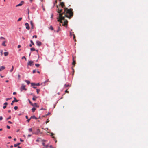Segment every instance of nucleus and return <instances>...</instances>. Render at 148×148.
Listing matches in <instances>:
<instances>
[{
    "label": "nucleus",
    "instance_id": "20e7f679",
    "mask_svg": "<svg viewBox=\"0 0 148 148\" xmlns=\"http://www.w3.org/2000/svg\"><path fill=\"white\" fill-rule=\"evenodd\" d=\"M70 35L71 36H72V35L73 36V39H74L75 41H76V40L75 39V34H74L73 32H70Z\"/></svg>",
    "mask_w": 148,
    "mask_h": 148
},
{
    "label": "nucleus",
    "instance_id": "412c9836",
    "mask_svg": "<svg viewBox=\"0 0 148 148\" xmlns=\"http://www.w3.org/2000/svg\"><path fill=\"white\" fill-rule=\"evenodd\" d=\"M31 119H37V118L34 116H31Z\"/></svg>",
    "mask_w": 148,
    "mask_h": 148
},
{
    "label": "nucleus",
    "instance_id": "a211bd4d",
    "mask_svg": "<svg viewBox=\"0 0 148 148\" xmlns=\"http://www.w3.org/2000/svg\"><path fill=\"white\" fill-rule=\"evenodd\" d=\"M49 29L51 30H53V28L52 26H50Z\"/></svg>",
    "mask_w": 148,
    "mask_h": 148
},
{
    "label": "nucleus",
    "instance_id": "393cba45",
    "mask_svg": "<svg viewBox=\"0 0 148 148\" xmlns=\"http://www.w3.org/2000/svg\"><path fill=\"white\" fill-rule=\"evenodd\" d=\"M36 109L34 108H32V110L33 112H34L35 110Z\"/></svg>",
    "mask_w": 148,
    "mask_h": 148
},
{
    "label": "nucleus",
    "instance_id": "bb28decb",
    "mask_svg": "<svg viewBox=\"0 0 148 148\" xmlns=\"http://www.w3.org/2000/svg\"><path fill=\"white\" fill-rule=\"evenodd\" d=\"M22 19V18L21 17L20 18L17 20L18 22H19L20 21H21Z\"/></svg>",
    "mask_w": 148,
    "mask_h": 148
},
{
    "label": "nucleus",
    "instance_id": "e433bc0d",
    "mask_svg": "<svg viewBox=\"0 0 148 148\" xmlns=\"http://www.w3.org/2000/svg\"><path fill=\"white\" fill-rule=\"evenodd\" d=\"M49 120L48 119L47 120V121H46V124H47V123L49 122Z\"/></svg>",
    "mask_w": 148,
    "mask_h": 148
},
{
    "label": "nucleus",
    "instance_id": "69168bd1",
    "mask_svg": "<svg viewBox=\"0 0 148 148\" xmlns=\"http://www.w3.org/2000/svg\"><path fill=\"white\" fill-rule=\"evenodd\" d=\"M18 148H21V147L19 146H18Z\"/></svg>",
    "mask_w": 148,
    "mask_h": 148
},
{
    "label": "nucleus",
    "instance_id": "f3484780",
    "mask_svg": "<svg viewBox=\"0 0 148 148\" xmlns=\"http://www.w3.org/2000/svg\"><path fill=\"white\" fill-rule=\"evenodd\" d=\"M21 144L20 143H17V144H15L14 145V146L15 147H17L18 145H19Z\"/></svg>",
    "mask_w": 148,
    "mask_h": 148
},
{
    "label": "nucleus",
    "instance_id": "423d86ee",
    "mask_svg": "<svg viewBox=\"0 0 148 148\" xmlns=\"http://www.w3.org/2000/svg\"><path fill=\"white\" fill-rule=\"evenodd\" d=\"M25 25L26 26V29L28 30H29L30 27L28 23H26L25 24Z\"/></svg>",
    "mask_w": 148,
    "mask_h": 148
},
{
    "label": "nucleus",
    "instance_id": "8fccbe9b",
    "mask_svg": "<svg viewBox=\"0 0 148 148\" xmlns=\"http://www.w3.org/2000/svg\"><path fill=\"white\" fill-rule=\"evenodd\" d=\"M8 112L9 113H10L11 112V111L10 110H8Z\"/></svg>",
    "mask_w": 148,
    "mask_h": 148
},
{
    "label": "nucleus",
    "instance_id": "f704fd0d",
    "mask_svg": "<svg viewBox=\"0 0 148 148\" xmlns=\"http://www.w3.org/2000/svg\"><path fill=\"white\" fill-rule=\"evenodd\" d=\"M0 38L1 39H5V38L3 37H1Z\"/></svg>",
    "mask_w": 148,
    "mask_h": 148
},
{
    "label": "nucleus",
    "instance_id": "c85d7f7f",
    "mask_svg": "<svg viewBox=\"0 0 148 148\" xmlns=\"http://www.w3.org/2000/svg\"><path fill=\"white\" fill-rule=\"evenodd\" d=\"M35 65L37 67H39L40 66V64H35Z\"/></svg>",
    "mask_w": 148,
    "mask_h": 148
},
{
    "label": "nucleus",
    "instance_id": "ea45409f",
    "mask_svg": "<svg viewBox=\"0 0 148 148\" xmlns=\"http://www.w3.org/2000/svg\"><path fill=\"white\" fill-rule=\"evenodd\" d=\"M7 128L8 129H10V127L9 126L7 125Z\"/></svg>",
    "mask_w": 148,
    "mask_h": 148
},
{
    "label": "nucleus",
    "instance_id": "c9c22d12",
    "mask_svg": "<svg viewBox=\"0 0 148 148\" xmlns=\"http://www.w3.org/2000/svg\"><path fill=\"white\" fill-rule=\"evenodd\" d=\"M40 85V84L39 83H38L37 84H36V86H39Z\"/></svg>",
    "mask_w": 148,
    "mask_h": 148
},
{
    "label": "nucleus",
    "instance_id": "4be33fe9",
    "mask_svg": "<svg viewBox=\"0 0 148 148\" xmlns=\"http://www.w3.org/2000/svg\"><path fill=\"white\" fill-rule=\"evenodd\" d=\"M31 85L32 86H36V84L35 83H31Z\"/></svg>",
    "mask_w": 148,
    "mask_h": 148
},
{
    "label": "nucleus",
    "instance_id": "a878e982",
    "mask_svg": "<svg viewBox=\"0 0 148 148\" xmlns=\"http://www.w3.org/2000/svg\"><path fill=\"white\" fill-rule=\"evenodd\" d=\"M40 91V90L39 89H36V92H37V94H38L39 92Z\"/></svg>",
    "mask_w": 148,
    "mask_h": 148
},
{
    "label": "nucleus",
    "instance_id": "b1692460",
    "mask_svg": "<svg viewBox=\"0 0 148 148\" xmlns=\"http://www.w3.org/2000/svg\"><path fill=\"white\" fill-rule=\"evenodd\" d=\"M25 81L28 84H29L30 83V82L29 81L26 80Z\"/></svg>",
    "mask_w": 148,
    "mask_h": 148
},
{
    "label": "nucleus",
    "instance_id": "4d7b16f0",
    "mask_svg": "<svg viewBox=\"0 0 148 148\" xmlns=\"http://www.w3.org/2000/svg\"><path fill=\"white\" fill-rule=\"evenodd\" d=\"M20 140L21 142H23V140L21 139H20Z\"/></svg>",
    "mask_w": 148,
    "mask_h": 148
},
{
    "label": "nucleus",
    "instance_id": "774afa93",
    "mask_svg": "<svg viewBox=\"0 0 148 148\" xmlns=\"http://www.w3.org/2000/svg\"><path fill=\"white\" fill-rule=\"evenodd\" d=\"M13 147V146H12V145H11L10 146V147H11V148H12Z\"/></svg>",
    "mask_w": 148,
    "mask_h": 148
},
{
    "label": "nucleus",
    "instance_id": "7ed1b4c3",
    "mask_svg": "<svg viewBox=\"0 0 148 148\" xmlns=\"http://www.w3.org/2000/svg\"><path fill=\"white\" fill-rule=\"evenodd\" d=\"M14 100H13L11 104V105H13V103L15 102H18V100H17L15 97H14Z\"/></svg>",
    "mask_w": 148,
    "mask_h": 148
},
{
    "label": "nucleus",
    "instance_id": "052dcab7",
    "mask_svg": "<svg viewBox=\"0 0 148 148\" xmlns=\"http://www.w3.org/2000/svg\"><path fill=\"white\" fill-rule=\"evenodd\" d=\"M53 134H53V133H51V136H53Z\"/></svg>",
    "mask_w": 148,
    "mask_h": 148
},
{
    "label": "nucleus",
    "instance_id": "2eb2a0df",
    "mask_svg": "<svg viewBox=\"0 0 148 148\" xmlns=\"http://www.w3.org/2000/svg\"><path fill=\"white\" fill-rule=\"evenodd\" d=\"M60 30V29L59 27H58V30L56 31L55 30H54V32H58Z\"/></svg>",
    "mask_w": 148,
    "mask_h": 148
},
{
    "label": "nucleus",
    "instance_id": "0eeeda50",
    "mask_svg": "<svg viewBox=\"0 0 148 148\" xmlns=\"http://www.w3.org/2000/svg\"><path fill=\"white\" fill-rule=\"evenodd\" d=\"M24 2L23 1H21L20 3L18 4L16 6V7L21 6L23 3Z\"/></svg>",
    "mask_w": 148,
    "mask_h": 148
},
{
    "label": "nucleus",
    "instance_id": "f8f14e48",
    "mask_svg": "<svg viewBox=\"0 0 148 148\" xmlns=\"http://www.w3.org/2000/svg\"><path fill=\"white\" fill-rule=\"evenodd\" d=\"M8 105V103L7 102H5L4 103V105L5 106H3V108L5 109L6 107V105Z\"/></svg>",
    "mask_w": 148,
    "mask_h": 148
},
{
    "label": "nucleus",
    "instance_id": "bf43d9fd",
    "mask_svg": "<svg viewBox=\"0 0 148 148\" xmlns=\"http://www.w3.org/2000/svg\"><path fill=\"white\" fill-rule=\"evenodd\" d=\"M25 117H26V118L27 119H28V117L27 116H25Z\"/></svg>",
    "mask_w": 148,
    "mask_h": 148
},
{
    "label": "nucleus",
    "instance_id": "37998d69",
    "mask_svg": "<svg viewBox=\"0 0 148 148\" xmlns=\"http://www.w3.org/2000/svg\"><path fill=\"white\" fill-rule=\"evenodd\" d=\"M29 132H32V128H30L29 129Z\"/></svg>",
    "mask_w": 148,
    "mask_h": 148
},
{
    "label": "nucleus",
    "instance_id": "de8ad7c7",
    "mask_svg": "<svg viewBox=\"0 0 148 148\" xmlns=\"http://www.w3.org/2000/svg\"><path fill=\"white\" fill-rule=\"evenodd\" d=\"M28 137H31V135H30V134H29L28 135Z\"/></svg>",
    "mask_w": 148,
    "mask_h": 148
},
{
    "label": "nucleus",
    "instance_id": "680f3d73",
    "mask_svg": "<svg viewBox=\"0 0 148 148\" xmlns=\"http://www.w3.org/2000/svg\"><path fill=\"white\" fill-rule=\"evenodd\" d=\"M30 47H32V45L31 44H29V45Z\"/></svg>",
    "mask_w": 148,
    "mask_h": 148
},
{
    "label": "nucleus",
    "instance_id": "4c0bfd02",
    "mask_svg": "<svg viewBox=\"0 0 148 148\" xmlns=\"http://www.w3.org/2000/svg\"><path fill=\"white\" fill-rule=\"evenodd\" d=\"M65 92L68 93H69V92L67 90V89L65 90Z\"/></svg>",
    "mask_w": 148,
    "mask_h": 148
},
{
    "label": "nucleus",
    "instance_id": "864d4df0",
    "mask_svg": "<svg viewBox=\"0 0 148 148\" xmlns=\"http://www.w3.org/2000/svg\"><path fill=\"white\" fill-rule=\"evenodd\" d=\"M39 138H38L37 140H36V142H39Z\"/></svg>",
    "mask_w": 148,
    "mask_h": 148
},
{
    "label": "nucleus",
    "instance_id": "338daca9",
    "mask_svg": "<svg viewBox=\"0 0 148 148\" xmlns=\"http://www.w3.org/2000/svg\"><path fill=\"white\" fill-rule=\"evenodd\" d=\"M22 39H23V40H24V39H25V38H24L23 37H22Z\"/></svg>",
    "mask_w": 148,
    "mask_h": 148
},
{
    "label": "nucleus",
    "instance_id": "72a5a7b5",
    "mask_svg": "<svg viewBox=\"0 0 148 148\" xmlns=\"http://www.w3.org/2000/svg\"><path fill=\"white\" fill-rule=\"evenodd\" d=\"M11 116H10L8 118H7L6 120H8V119H11Z\"/></svg>",
    "mask_w": 148,
    "mask_h": 148
},
{
    "label": "nucleus",
    "instance_id": "c03bdc74",
    "mask_svg": "<svg viewBox=\"0 0 148 148\" xmlns=\"http://www.w3.org/2000/svg\"><path fill=\"white\" fill-rule=\"evenodd\" d=\"M36 72V71L35 70H33V73L34 74V73H35Z\"/></svg>",
    "mask_w": 148,
    "mask_h": 148
},
{
    "label": "nucleus",
    "instance_id": "09e8293b",
    "mask_svg": "<svg viewBox=\"0 0 148 148\" xmlns=\"http://www.w3.org/2000/svg\"><path fill=\"white\" fill-rule=\"evenodd\" d=\"M50 114V113L49 112L48 113L46 114V116H47L48 115H49Z\"/></svg>",
    "mask_w": 148,
    "mask_h": 148
},
{
    "label": "nucleus",
    "instance_id": "39448f33",
    "mask_svg": "<svg viewBox=\"0 0 148 148\" xmlns=\"http://www.w3.org/2000/svg\"><path fill=\"white\" fill-rule=\"evenodd\" d=\"M29 103L32 106H35L36 107H38V106L37 105V104L36 103H35L34 104H33V103H32L30 100H29Z\"/></svg>",
    "mask_w": 148,
    "mask_h": 148
},
{
    "label": "nucleus",
    "instance_id": "a19ab883",
    "mask_svg": "<svg viewBox=\"0 0 148 148\" xmlns=\"http://www.w3.org/2000/svg\"><path fill=\"white\" fill-rule=\"evenodd\" d=\"M31 119V118H30V119H27V121L28 122H29V121H30V120Z\"/></svg>",
    "mask_w": 148,
    "mask_h": 148
},
{
    "label": "nucleus",
    "instance_id": "6ab92c4d",
    "mask_svg": "<svg viewBox=\"0 0 148 148\" xmlns=\"http://www.w3.org/2000/svg\"><path fill=\"white\" fill-rule=\"evenodd\" d=\"M4 53L5 56H7L8 54V53L7 52H5Z\"/></svg>",
    "mask_w": 148,
    "mask_h": 148
},
{
    "label": "nucleus",
    "instance_id": "4468645a",
    "mask_svg": "<svg viewBox=\"0 0 148 148\" xmlns=\"http://www.w3.org/2000/svg\"><path fill=\"white\" fill-rule=\"evenodd\" d=\"M37 97L34 96V97L32 98V100L34 101H35L36 100V99Z\"/></svg>",
    "mask_w": 148,
    "mask_h": 148
},
{
    "label": "nucleus",
    "instance_id": "aec40b11",
    "mask_svg": "<svg viewBox=\"0 0 148 148\" xmlns=\"http://www.w3.org/2000/svg\"><path fill=\"white\" fill-rule=\"evenodd\" d=\"M14 69V66H12V68L11 70H10V72H12Z\"/></svg>",
    "mask_w": 148,
    "mask_h": 148
},
{
    "label": "nucleus",
    "instance_id": "79ce46f5",
    "mask_svg": "<svg viewBox=\"0 0 148 148\" xmlns=\"http://www.w3.org/2000/svg\"><path fill=\"white\" fill-rule=\"evenodd\" d=\"M33 38L35 37V38H36L37 37V36L36 35H34L33 36Z\"/></svg>",
    "mask_w": 148,
    "mask_h": 148
},
{
    "label": "nucleus",
    "instance_id": "13d9d810",
    "mask_svg": "<svg viewBox=\"0 0 148 148\" xmlns=\"http://www.w3.org/2000/svg\"><path fill=\"white\" fill-rule=\"evenodd\" d=\"M8 138L9 139H11V138L12 137L11 136H9L8 137Z\"/></svg>",
    "mask_w": 148,
    "mask_h": 148
},
{
    "label": "nucleus",
    "instance_id": "f257e3e1",
    "mask_svg": "<svg viewBox=\"0 0 148 148\" xmlns=\"http://www.w3.org/2000/svg\"><path fill=\"white\" fill-rule=\"evenodd\" d=\"M60 5L62 8H64V12L62 13V10L58 8L57 9V12L59 14L58 18H57L58 21L60 23H62V20H64V23L62 24L63 26L66 27L68 24V21L64 19L65 17H66L69 19H70L73 16V9H69L67 8H64L65 5L64 3L63 2H60Z\"/></svg>",
    "mask_w": 148,
    "mask_h": 148
},
{
    "label": "nucleus",
    "instance_id": "49530a36",
    "mask_svg": "<svg viewBox=\"0 0 148 148\" xmlns=\"http://www.w3.org/2000/svg\"><path fill=\"white\" fill-rule=\"evenodd\" d=\"M10 99H11V98H6V101H7L8 100Z\"/></svg>",
    "mask_w": 148,
    "mask_h": 148
},
{
    "label": "nucleus",
    "instance_id": "7c9ffc66",
    "mask_svg": "<svg viewBox=\"0 0 148 148\" xmlns=\"http://www.w3.org/2000/svg\"><path fill=\"white\" fill-rule=\"evenodd\" d=\"M22 58V59H25V60H26V58L25 57V56H23V57L22 58Z\"/></svg>",
    "mask_w": 148,
    "mask_h": 148
},
{
    "label": "nucleus",
    "instance_id": "603ef678",
    "mask_svg": "<svg viewBox=\"0 0 148 148\" xmlns=\"http://www.w3.org/2000/svg\"><path fill=\"white\" fill-rule=\"evenodd\" d=\"M37 132L38 133H39V132H40V131L39 129H38L37 130Z\"/></svg>",
    "mask_w": 148,
    "mask_h": 148
},
{
    "label": "nucleus",
    "instance_id": "5fc2aeb1",
    "mask_svg": "<svg viewBox=\"0 0 148 148\" xmlns=\"http://www.w3.org/2000/svg\"><path fill=\"white\" fill-rule=\"evenodd\" d=\"M57 3V0H56L55 1V3H54V4H55L56 3Z\"/></svg>",
    "mask_w": 148,
    "mask_h": 148
},
{
    "label": "nucleus",
    "instance_id": "473e14b6",
    "mask_svg": "<svg viewBox=\"0 0 148 148\" xmlns=\"http://www.w3.org/2000/svg\"><path fill=\"white\" fill-rule=\"evenodd\" d=\"M30 42L33 45H34V44L32 40H30Z\"/></svg>",
    "mask_w": 148,
    "mask_h": 148
},
{
    "label": "nucleus",
    "instance_id": "dca6fc26",
    "mask_svg": "<svg viewBox=\"0 0 148 148\" xmlns=\"http://www.w3.org/2000/svg\"><path fill=\"white\" fill-rule=\"evenodd\" d=\"M0 68L1 69V70L2 71V70L4 69L5 68V67L4 66H2Z\"/></svg>",
    "mask_w": 148,
    "mask_h": 148
},
{
    "label": "nucleus",
    "instance_id": "6e6552de",
    "mask_svg": "<svg viewBox=\"0 0 148 148\" xmlns=\"http://www.w3.org/2000/svg\"><path fill=\"white\" fill-rule=\"evenodd\" d=\"M36 43L38 46H40L42 44L41 42L38 41H36Z\"/></svg>",
    "mask_w": 148,
    "mask_h": 148
},
{
    "label": "nucleus",
    "instance_id": "58836bf2",
    "mask_svg": "<svg viewBox=\"0 0 148 148\" xmlns=\"http://www.w3.org/2000/svg\"><path fill=\"white\" fill-rule=\"evenodd\" d=\"M3 119V118L2 116H0V120L1 121Z\"/></svg>",
    "mask_w": 148,
    "mask_h": 148
},
{
    "label": "nucleus",
    "instance_id": "9d476101",
    "mask_svg": "<svg viewBox=\"0 0 148 148\" xmlns=\"http://www.w3.org/2000/svg\"><path fill=\"white\" fill-rule=\"evenodd\" d=\"M33 62V61H29L28 63L27 64V65L31 66Z\"/></svg>",
    "mask_w": 148,
    "mask_h": 148
},
{
    "label": "nucleus",
    "instance_id": "0e129e2a",
    "mask_svg": "<svg viewBox=\"0 0 148 148\" xmlns=\"http://www.w3.org/2000/svg\"><path fill=\"white\" fill-rule=\"evenodd\" d=\"M14 141H16V138H14Z\"/></svg>",
    "mask_w": 148,
    "mask_h": 148
},
{
    "label": "nucleus",
    "instance_id": "cd10ccee",
    "mask_svg": "<svg viewBox=\"0 0 148 148\" xmlns=\"http://www.w3.org/2000/svg\"><path fill=\"white\" fill-rule=\"evenodd\" d=\"M69 84H65L64 85V86L65 87H69Z\"/></svg>",
    "mask_w": 148,
    "mask_h": 148
},
{
    "label": "nucleus",
    "instance_id": "1a4fd4ad",
    "mask_svg": "<svg viewBox=\"0 0 148 148\" xmlns=\"http://www.w3.org/2000/svg\"><path fill=\"white\" fill-rule=\"evenodd\" d=\"M73 61L72 65L75 66L76 64V62L74 60V57L73 56Z\"/></svg>",
    "mask_w": 148,
    "mask_h": 148
},
{
    "label": "nucleus",
    "instance_id": "f03ea898",
    "mask_svg": "<svg viewBox=\"0 0 148 148\" xmlns=\"http://www.w3.org/2000/svg\"><path fill=\"white\" fill-rule=\"evenodd\" d=\"M20 90L21 91H22L23 90L25 91H26L27 90V89L25 88V85L24 84H21V86L20 88Z\"/></svg>",
    "mask_w": 148,
    "mask_h": 148
},
{
    "label": "nucleus",
    "instance_id": "e2e57ef3",
    "mask_svg": "<svg viewBox=\"0 0 148 148\" xmlns=\"http://www.w3.org/2000/svg\"><path fill=\"white\" fill-rule=\"evenodd\" d=\"M16 94V92H14L13 93V94L15 95Z\"/></svg>",
    "mask_w": 148,
    "mask_h": 148
},
{
    "label": "nucleus",
    "instance_id": "9b49d317",
    "mask_svg": "<svg viewBox=\"0 0 148 148\" xmlns=\"http://www.w3.org/2000/svg\"><path fill=\"white\" fill-rule=\"evenodd\" d=\"M30 24L31 26V28L33 29L34 28V24L32 21H30Z\"/></svg>",
    "mask_w": 148,
    "mask_h": 148
},
{
    "label": "nucleus",
    "instance_id": "3c124183",
    "mask_svg": "<svg viewBox=\"0 0 148 148\" xmlns=\"http://www.w3.org/2000/svg\"><path fill=\"white\" fill-rule=\"evenodd\" d=\"M21 47V46L20 45H19L18 46V48H20V47Z\"/></svg>",
    "mask_w": 148,
    "mask_h": 148
},
{
    "label": "nucleus",
    "instance_id": "a18cd8bd",
    "mask_svg": "<svg viewBox=\"0 0 148 148\" xmlns=\"http://www.w3.org/2000/svg\"><path fill=\"white\" fill-rule=\"evenodd\" d=\"M8 123L10 124H12V123L10 121H8Z\"/></svg>",
    "mask_w": 148,
    "mask_h": 148
},
{
    "label": "nucleus",
    "instance_id": "6e6d98bb",
    "mask_svg": "<svg viewBox=\"0 0 148 148\" xmlns=\"http://www.w3.org/2000/svg\"><path fill=\"white\" fill-rule=\"evenodd\" d=\"M33 88H34L35 89V88H36V87H35V86H33Z\"/></svg>",
    "mask_w": 148,
    "mask_h": 148
},
{
    "label": "nucleus",
    "instance_id": "2f4dec72",
    "mask_svg": "<svg viewBox=\"0 0 148 148\" xmlns=\"http://www.w3.org/2000/svg\"><path fill=\"white\" fill-rule=\"evenodd\" d=\"M21 77V76L19 74L18 75V79H20Z\"/></svg>",
    "mask_w": 148,
    "mask_h": 148
},
{
    "label": "nucleus",
    "instance_id": "c756f323",
    "mask_svg": "<svg viewBox=\"0 0 148 148\" xmlns=\"http://www.w3.org/2000/svg\"><path fill=\"white\" fill-rule=\"evenodd\" d=\"M18 108V107L17 106H16L14 107V109L15 110H16Z\"/></svg>",
    "mask_w": 148,
    "mask_h": 148
},
{
    "label": "nucleus",
    "instance_id": "ddd939ff",
    "mask_svg": "<svg viewBox=\"0 0 148 148\" xmlns=\"http://www.w3.org/2000/svg\"><path fill=\"white\" fill-rule=\"evenodd\" d=\"M6 42V41H4L2 44V45L3 46H6V45L5 44V43Z\"/></svg>",
    "mask_w": 148,
    "mask_h": 148
},
{
    "label": "nucleus",
    "instance_id": "5701e85b",
    "mask_svg": "<svg viewBox=\"0 0 148 148\" xmlns=\"http://www.w3.org/2000/svg\"><path fill=\"white\" fill-rule=\"evenodd\" d=\"M30 50L31 51H34L35 50V49L34 48H32L30 49Z\"/></svg>",
    "mask_w": 148,
    "mask_h": 148
}]
</instances>
